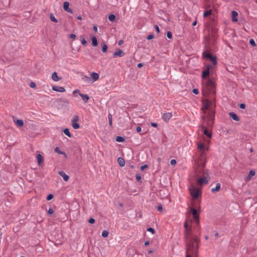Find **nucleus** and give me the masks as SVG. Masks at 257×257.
I'll list each match as a JSON object with an SVG mask.
<instances>
[{
  "label": "nucleus",
  "instance_id": "obj_1",
  "mask_svg": "<svg viewBox=\"0 0 257 257\" xmlns=\"http://www.w3.org/2000/svg\"><path fill=\"white\" fill-rule=\"evenodd\" d=\"M184 240L185 243L186 257H190V254L196 255L198 253V248L200 239L197 234H192V227L184 230Z\"/></svg>",
  "mask_w": 257,
  "mask_h": 257
},
{
  "label": "nucleus",
  "instance_id": "obj_2",
  "mask_svg": "<svg viewBox=\"0 0 257 257\" xmlns=\"http://www.w3.org/2000/svg\"><path fill=\"white\" fill-rule=\"evenodd\" d=\"M209 19L210 22L206 24L208 33L204 36V43L206 45L214 46L217 38L218 29L215 27L216 25L215 18L211 16Z\"/></svg>",
  "mask_w": 257,
  "mask_h": 257
},
{
  "label": "nucleus",
  "instance_id": "obj_3",
  "mask_svg": "<svg viewBox=\"0 0 257 257\" xmlns=\"http://www.w3.org/2000/svg\"><path fill=\"white\" fill-rule=\"evenodd\" d=\"M197 167L195 171V176L199 177L200 175H203V177L197 179V183L199 185L206 184L208 183L210 177L209 176V171L205 170V162L201 159L197 163Z\"/></svg>",
  "mask_w": 257,
  "mask_h": 257
},
{
  "label": "nucleus",
  "instance_id": "obj_4",
  "mask_svg": "<svg viewBox=\"0 0 257 257\" xmlns=\"http://www.w3.org/2000/svg\"><path fill=\"white\" fill-rule=\"evenodd\" d=\"M203 106L202 110L204 113H206V110H208V121H212V123H214L213 120L215 117V103L213 100H210L209 99H205L203 100Z\"/></svg>",
  "mask_w": 257,
  "mask_h": 257
},
{
  "label": "nucleus",
  "instance_id": "obj_5",
  "mask_svg": "<svg viewBox=\"0 0 257 257\" xmlns=\"http://www.w3.org/2000/svg\"><path fill=\"white\" fill-rule=\"evenodd\" d=\"M215 83L213 80L208 78L203 82L202 94L204 96L213 93L215 94Z\"/></svg>",
  "mask_w": 257,
  "mask_h": 257
},
{
  "label": "nucleus",
  "instance_id": "obj_6",
  "mask_svg": "<svg viewBox=\"0 0 257 257\" xmlns=\"http://www.w3.org/2000/svg\"><path fill=\"white\" fill-rule=\"evenodd\" d=\"M202 57L205 59H209L214 65L217 64L216 57L215 56H213L210 52L207 51H205L203 52Z\"/></svg>",
  "mask_w": 257,
  "mask_h": 257
},
{
  "label": "nucleus",
  "instance_id": "obj_7",
  "mask_svg": "<svg viewBox=\"0 0 257 257\" xmlns=\"http://www.w3.org/2000/svg\"><path fill=\"white\" fill-rule=\"evenodd\" d=\"M189 191L193 199H197L201 193L200 190L194 187L189 188Z\"/></svg>",
  "mask_w": 257,
  "mask_h": 257
},
{
  "label": "nucleus",
  "instance_id": "obj_8",
  "mask_svg": "<svg viewBox=\"0 0 257 257\" xmlns=\"http://www.w3.org/2000/svg\"><path fill=\"white\" fill-rule=\"evenodd\" d=\"M79 120V117L77 115H75L73 117L71 120V125L74 129H78L80 128V125L78 123Z\"/></svg>",
  "mask_w": 257,
  "mask_h": 257
},
{
  "label": "nucleus",
  "instance_id": "obj_9",
  "mask_svg": "<svg viewBox=\"0 0 257 257\" xmlns=\"http://www.w3.org/2000/svg\"><path fill=\"white\" fill-rule=\"evenodd\" d=\"M190 212L192 214L193 219L195 220V221L197 222L198 223V219H199V214L197 210L193 207H190Z\"/></svg>",
  "mask_w": 257,
  "mask_h": 257
},
{
  "label": "nucleus",
  "instance_id": "obj_10",
  "mask_svg": "<svg viewBox=\"0 0 257 257\" xmlns=\"http://www.w3.org/2000/svg\"><path fill=\"white\" fill-rule=\"evenodd\" d=\"M212 68V66L210 65H208L206 66V68L205 69H204L202 73V78L204 79L208 77L209 75L210 74V69Z\"/></svg>",
  "mask_w": 257,
  "mask_h": 257
},
{
  "label": "nucleus",
  "instance_id": "obj_11",
  "mask_svg": "<svg viewBox=\"0 0 257 257\" xmlns=\"http://www.w3.org/2000/svg\"><path fill=\"white\" fill-rule=\"evenodd\" d=\"M193 223H194L193 229H194V231L196 232V233L200 234L201 233V230H200L199 219H198V223H197V222L195 221V220H194Z\"/></svg>",
  "mask_w": 257,
  "mask_h": 257
},
{
  "label": "nucleus",
  "instance_id": "obj_12",
  "mask_svg": "<svg viewBox=\"0 0 257 257\" xmlns=\"http://www.w3.org/2000/svg\"><path fill=\"white\" fill-rule=\"evenodd\" d=\"M172 115L171 112L165 113L162 116L163 120L165 122H168Z\"/></svg>",
  "mask_w": 257,
  "mask_h": 257
},
{
  "label": "nucleus",
  "instance_id": "obj_13",
  "mask_svg": "<svg viewBox=\"0 0 257 257\" xmlns=\"http://www.w3.org/2000/svg\"><path fill=\"white\" fill-rule=\"evenodd\" d=\"M63 9L65 11L68 13L71 14L73 13V11L70 8H69V3L68 2H65L64 3Z\"/></svg>",
  "mask_w": 257,
  "mask_h": 257
},
{
  "label": "nucleus",
  "instance_id": "obj_14",
  "mask_svg": "<svg viewBox=\"0 0 257 257\" xmlns=\"http://www.w3.org/2000/svg\"><path fill=\"white\" fill-rule=\"evenodd\" d=\"M124 52L122 50L118 49L117 51L113 53V56L114 57H116L117 56L122 57L124 56Z\"/></svg>",
  "mask_w": 257,
  "mask_h": 257
},
{
  "label": "nucleus",
  "instance_id": "obj_15",
  "mask_svg": "<svg viewBox=\"0 0 257 257\" xmlns=\"http://www.w3.org/2000/svg\"><path fill=\"white\" fill-rule=\"evenodd\" d=\"M201 128L203 131V134L206 136L208 138H211L212 137V134L211 133L209 132V131L205 127L204 125L201 126Z\"/></svg>",
  "mask_w": 257,
  "mask_h": 257
},
{
  "label": "nucleus",
  "instance_id": "obj_16",
  "mask_svg": "<svg viewBox=\"0 0 257 257\" xmlns=\"http://www.w3.org/2000/svg\"><path fill=\"white\" fill-rule=\"evenodd\" d=\"M52 89L54 91L60 92H63L65 91V89L63 87L59 86H53L52 87Z\"/></svg>",
  "mask_w": 257,
  "mask_h": 257
},
{
  "label": "nucleus",
  "instance_id": "obj_17",
  "mask_svg": "<svg viewBox=\"0 0 257 257\" xmlns=\"http://www.w3.org/2000/svg\"><path fill=\"white\" fill-rule=\"evenodd\" d=\"M228 115L234 120L238 121L240 120L239 117L237 115V114L233 112H229Z\"/></svg>",
  "mask_w": 257,
  "mask_h": 257
},
{
  "label": "nucleus",
  "instance_id": "obj_18",
  "mask_svg": "<svg viewBox=\"0 0 257 257\" xmlns=\"http://www.w3.org/2000/svg\"><path fill=\"white\" fill-rule=\"evenodd\" d=\"M58 174L63 177V179L65 181H67L69 180V177L67 175L64 171H61L58 172Z\"/></svg>",
  "mask_w": 257,
  "mask_h": 257
},
{
  "label": "nucleus",
  "instance_id": "obj_19",
  "mask_svg": "<svg viewBox=\"0 0 257 257\" xmlns=\"http://www.w3.org/2000/svg\"><path fill=\"white\" fill-rule=\"evenodd\" d=\"M231 19H232V22H236L238 21L237 19V17L238 16V13L235 11H232L231 12Z\"/></svg>",
  "mask_w": 257,
  "mask_h": 257
},
{
  "label": "nucleus",
  "instance_id": "obj_20",
  "mask_svg": "<svg viewBox=\"0 0 257 257\" xmlns=\"http://www.w3.org/2000/svg\"><path fill=\"white\" fill-rule=\"evenodd\" d=\"M14 121L18 127H22L24 125V121L22 119H18L14 117Z\"/></svg>",
  "mask_w": 257,
  "mask_h": 257
},
{
  "label": "nucleus",
  "instance_id": "obj_21",
  "mask_svg": "<svg viewBox=\"0 0 257 257\" xmlns=\"http://www.w3.org/2000/svg\"><path fill=\"white\" fill-rule=\"evenodd\" d=\"M52 79H53V81H59L60 80H61V77H59L58 75H57V73L56 72H54L52 73Z\"/></svg>",
  "mask_w": 257,
  "mask_h": 257
},
{
  "label": "nucleus",
  "instance_id": "obj_22",
  "mask_svg": "<svg viewBox=\"0 0 257 257\" xmlns=\"http://www.w3.org/2000/svg\"><path fill=\"white\" fill-rule=\"evenodd\" d=\"M79 96L81 97L83 100L86 103L90 99V97L87 94L79 93Z\"/></svg>",
  "mask_w": 257,
  "mask_h": 257
},
{
  "label": "nucleus",
  "instance_id": "obj_23",
  "mask_svg": "<svg viewBox=\"0 0 257 257\" xmlns=\"http://www.w3.org/2000/svg\"><path fill=\"white\" fill-rule=\"evenodd\" d=\"M117 162L120 167H123L125 165V161L123 158L119 157L117 159Z\"/></svg>",
  "mask_w": 257,
  "mask_h": 257
},
{
  "label": "nucleus",
  "instance_id": "obj_24",
  "mask_svg": "<svg viewBox=\"0 0 257 257\" xmlns=\"http://www.w3.org/2000/svg\"><path fill=\"white\" fill-rule=\"evenodd\" d=\"M91 76L92 78L93 81H95L98 79L99 75L97 73L93 72L91 73Z\"/></svg>",
  "mask_w": 257,
  "mask_h": 257
},
{
  "label": "nucleus",
  "instance_id": "obj_25",
  "mask_svg": "<svg viewBox=\"0 0 257 257\" xmlns=\"http://www.w3.org/2000/svg\"><path fill=\"white\" fill-rule=\"evenodd\" d=\"M221 185L219 183H217L216 185V187L215 188H212L211 189V192L212 193H214L215 192H218L220 189Z\"/></svg>",
  "mask_w": 257,
  "mask_h": 257
},
{
  "label": "nucleus",
  "instance_id": "obj_26",
  "mask_svg": "<svg viewBox=\"0 0 257 257\" xmlns=\"http://www.w3.org/2000/svg\"><path fill=\"white\" fill-rule=\"evenodd\" d=\"M37 159L39 165H40L43 162V157L40 154L37 155Z\"/></svg>",
  "mask_w": 257,
  "mask_h": 257
},
{
  "label": "nucleus",
  "instance_id": "obj_27",
  "mask_svg": "<svg viewBox=\"0 0 257 257\" xmlns=\"http://www.w3.org/2000/svg\"><path fill=\"white\" fill-rule=\"evenodd\" d=\"M92 45L93 46H96L98 45L97 40L96 37L93 36L91 38Z\"/></svg>",
  "mask_w": 257,
  "mask_h": 257
},
{
  "label": "nucleus",
  "instance_id": "obj_28",
  "mask_svg": "<svg viewBox=\"0 0 257 257\" xmlns=\"http://www.w3.org/2000/svg\"><path fill=\"white\" fill-rule=\"evenodd\" d=\"M82 79L87 83H89L91 81V78L87 76H83L82 77Z\"/></svg>",
  "mask_w": 257,
  "mask_h": 257
},
{
  "label": "nucleus",
  "instance_id": "obj_29",
  "mask_svg": "<svg viewBox=\"0 0 257 257\" xmlns=\"http://www.w3.org/2000/svg\"><path fill=\"white\" fill-rule=\"evenodd\" d=\"M54 151L56 152V153H57L58 154H61V155H64L66 157L67 156L66 153L65 152H63L61 151H60V149L59 147H56L54 149Z\"/></svg>",
  "mask_w": 257,
  "mask_h": 257
},
{
  "label": "nucleus",
  "instance_id": "obj_30",
  "mask_svg": "<svg viewBox=\"0 0 257 257\" xmlns=\"http://www.w3.org/2000/svg\"><path fill=\"white\" fill-rule=\"evenodd\" d=\"M255 174V171L251 170L249 172V173L248 174L247 178V179H250L253 176H254Z\"/></svg>",
  "mask_w": 257,
  "mask_h": 257
},
{
  "label": "nucleus",
  "instance_id": "obj_31",
  "mask_svg": "<svg viewBox=\"0 0 257 257\" xmlns=\"http://www.w3.org/2000/svg\"><path fill=\"white\" fill-rule=\"evenodd\" d=\"M108 19L110 22H114L116 19V16L113 14H110L108 16Z\"/></svg>",
  "mask_w": 257,
  "mask_h": 257
},
{
  "label": "nucleus",
  "instance_id": "obj_32",
  "mask_svg": "<svg viewBox=\"0 0 257 257\" xmlns=\"http://www.w3.org/2000/svg\"><path fill=\"white\" fill-rule=\"evenodd\" d=\"M63 133L67 136L68 137H71V134L69 131V130L68 128H66L63 130Z\"/></svg>",
  "mask_w": 257,
  "mask_h": 257
},
{
  "label": "nucleus",
  "instance_id": "obj_33",
  "mask_svg": "<svg viewBox=\"0 0 257 257\" xmlns=\"http://www.w3.org/2000/svg\"><path fill=\"white\" fill-rule=\"evenodd\" d=\"M211 14H212V10H207L204 12L203 17H206L208 16L211 15Z\"/></svg>",
  "mask_w": 257,
  "mask_h": 257
},
{
  "label": "nucleus",
  "instance_id": "obj_34",
  "mask_svg": "<svg viewBox=\"0 0 257 257\" xmlns=\"http://www.w3.org/2000/svg\"><path fill=\"white\" fill-rule=\"evenodd\" d=\"M116 141L118 142H124L125 141V139L121 136H117L115 139Z\"/></svg>",
  "mask_w": 257,
  "mask_h": 257
},
{
  "label": "nucleus",
  "instance_id": "obj_35",
  "mask_svg": "<svg viewBox=\"0 0 257 257\" xmlns=\"http://www.w3.org/2000/svg\"><path fill=\"white\" fill-rule=\"evenodd\" d=\"M107 49H108L107 46L105 44L103 43L102 44V49H101L103 53H105V52H106Z\"/></svg>",
  "mask_w": 257,
  "mask_h": 257
},
{
  "label": "nucleus",
  "instance_id": "obj_36",
  "mask_svg": "<svg viewBox=\"0 0 257 257\" xmlns=\"http://www.w3.org/2000/svg\"><path fill=\"white\" fill-rule=\"evenodd\" d=\"M50 19L51 21L54 23H57L58 22L57 20L55 18L53 14L52 13L50 15Z\"/></svg>",
  "mask_w": 257,
  "mask_h": 257
},
{
  "label": "nucleus",
  "instance_id": "obj_37",
  "mask_svg": "<svg viewBox=\"0 0 257 257\" xmlns=\"http://www.w3.org/2000/svg\"><path fill=\"white\" fill-rule=\"evenodd\" d=\"M108 231L106 230H104L102 232V236L103 237H107L108 236Z\"/></svg>",
  "mask_w": 257,
  "mask_h": 257
},
{
  "label": "nucleus",
  "instance_id": "obj_38",
  "mask_svg": "<svg viewBox=\"0 0 257 257\" xmlns=\"http://www.w3.org/2000/svg\"><path fill=\"white\" fill-rule=\"evenodd\" d=\"M81 44L83 45H86V43H87V41L86 40L85 37L84 36H81Z\"/></svg>",
  "mask_w": 257,
  "mask_h": 257
},
{
  "label": "nucleus",
  "instance_id": "obj_39",
  "mask_svg": "<svg viewBox=\"0 0 257 257\" xmlns=\"http://www.w3.org/2000/svg\"><path fill=\"white\" fill-rule=\"evenodd\" d=\"M205 148V146L203 143H201L198 146V149L200 150L203 151Z\"/></svg>",
  "mask_w": 257,
  "mask_h": 257
},
{
  "label": "nucleus",
  "instance_id": "obj_40",
  "mask_svg": "<svg viewBox=\"0 0 257 257\" xmlns=\"http://www.w3.org/2000/svg\"><path fill=\"white\" fill-rule=\"evenodd\" d=\"M142 177L140 174H138L136 175V180L139 182H141Z\"/></svg>",
  "mask_w": 257,
  "mask_h": 257
},
{
  "label": "nucleus",
  "instance_id": "obj_41",
  "mask_svg": "<svg viewBox=\"0 0 257 257\" xmlns=\"http://www.w3.org/2000/svg\"><path fill=\"white\" fill-rule=\"evenodd\" d=\"M249 44L252 46H255L256 45L255 42L253 39H250L249 40Z\"/></svg>",
  "mask_w": 257,
  "mask_h": 257
},
{
  "label": "nucleus",
  "instance_id": "obj_42",
  "mask_svg": "<svg viewBox=\"0 0 257 257\" xmlns=\"http://www.w3.org/2000/svg\"><path fill=\"white\" fill-rule=\"evenodd\" d=\"M54 197V195L52 194H49L47 197V200L48 201H49V200H51V199H52Z\"/></svg>",
  "mask_w": 257,
  "mask_h": 257
},
{
  "label": "nucleus",
  "instance_id": "obj_43",
  "mask_svg": "<svg viewBox=\"0 0 257 257\" xmlns=\"http://www.w3.org/2000/svg\"><path fill=\"white\" fill-rule=\"evenodd\" d=\"M108 117V120H109V124L110 125H111V124H112V115L110 114H109Z\"/></svg>",
  "mask_w": 257,
  "mask_h": 257
},
{
  "label": "nucleus",
  "instance_id": "obj_44",
  "mask_svg": "<svg viewBox=\"0 0 257 257\" xmlns=\"http://www.w3.org/2000/svg\"><path fill=\"white\" fill-rule=\"evenodd\" d=\"M167 37H168V38L169 39H172V34L171 32L170 31H168L167 32Z\"/></svg>",
  "mask_w": 257,
  "mask_h": 257
},
{
  "label": "nucleus",
  "instance_id": "obj_45",
  "mask_svg": "<svg viewBox=\"0 0 257 257\" xmlns=\"http://www.w3.org/2000/svg\"><path fill=\"white\" fill-rule=\"evenodd\" d=\"M149 167V166L147 164H145L143 166H142L140 168V170L141 171L144 170L145 169L148 168Z\"/></svg>",
  "mask_w": 257,
  "mask_h": 257
},
{
  "label": "nucleus",
  "instance_id": "obj_46",
  "mask_svg": "<svg viewBox=\"0 0 257 257\" xmlns=\"http://www.w3.org/2000/svg\"><path fill=\"white\" fill-rule=\"evenodd\" d=\"M147 231L152 232L153 234L155 233V229L152 227H149L147 229Z\"/></svg>",
  "mask_w": 257,
  "mask_h": 257
},
{
  "label": "nucleus",
  "instance_id": "obj_47",
  "mask_svg": "<svg viewBox=\"0 0 257 257\" xmlns=\"http://www.w3.org/2000/svg\"><path fill=\"white\" fill-rule=\"evenodd\" d=\"M154 38V36L153 34L149 35L147 36V39L148 40H151Z\"/></svg>",
  "mask_w": 257,
  "mask_h": 257
},
{
  "label": "nucleus",
  "instance_id": "obj_48",
  "mask_svg": "<svg viewBox=\"0 0 257 257\" xmlns=\"http://www.w3.org/2000/svg\"><path fill=\"white\" fill-rule=\"evenodd\" d=\"M88 222L90 224H93V223H94L95 220L94 218H90L89 219V220H88Z\"/></svg>",
  "mask_w": 257,
  "mask_h": 257
},
{
  "label": "nucleus",
  "instance_id": "obj_49",
  "mask_svg": "<svg viewBox=\"0 0 257 257\" xmlns=\"http://www.w3.org/2000/svg\"><path fill=\"white\" fill-rule=\"evenodd\" d=\"M184 229H189L188 222L187 221H185L184 223Z\"/></svg>",
  "mask_w": 257,
  "mask_h": 257
},
{
  "label": "nucleus",
  "instance_id": "obj_50",
  "mask_svg": "<svg viewBox=\"0 0 257 257\" xmlns=\"http://www.w3.org/2000/svg\"><path fill=\"white\" fill-rule=\"evenodd\" d=\"M54 213V210L51 208H50L48 210V213L50 215H51L53 213Z\"/></svg>",
  "mask_w": 257,
  "mask_h": 257
},
{
  "label": "nucleus",
  "instance_id": "obj_51",
  "mask_svg": "<svg viewBox=\"0 0 257 257\" xmlns=\"http://www.w3.org/2000/svg\"><path fill=\"white\" fill-rule=\"evenodd\" d=\"M177 162L175 159H172L170 161V164L171 165H175L176 164Z\"/></svg>",
  "mask_w": 257,
  "mask_h": 257
},
{
  "label": "nucleus",
  "instance_id": "obj_52",
  "mask_svg": "<svg viewBox=\"0 0 257 257\" xmlns=\"http://www.w3.org/2000/svg\"><path fill=\"white\" fill-rule=\"evenodd\" d=\"M192 92L195 94H198L199 93V91L196 88H194L192 90Z\"/></svg>",
  "mask_w": 257,
  "mask_h": 257
},
{
  "label": "nucleus",
  "instance_id": "obj_53",
  "mask_svg": "<svg viewBox=\"0 0 257 257\" xmlns=\"http://www.w3.org/2000/svg\"><path fill=\"white\" fill-rule=\"evenodd\" d=\"M163 209L162 206L161 205H159L157 207V210L159 211H161Z\"/></svg>",
  "mask_w": 257,
  "mask_h": 257
},
{
  "label": "nucleus",
  "instance_id": "obj_54",
  "mask_svg": "<svg viewBox=\"0 0 257 257\" xmlns=\"http://www.w3.org/2000/svg\"><path fill=\"white\" fill-rule=\"evenodd\" d=\"M239 107L241 109H244L245 108V104L244 103H240L239 104Z\"/></svg>",
  "mask_w": 257,
  "mask_h": 257
},
{
  "label": "nucleus",
  "instance_id": "obj_55",
  "mask_svg": "<svg viewBox=\"0 0 257 257\" xmlns=\"http://www.w3.org/2000/svg\"><path fill=\"white\" fill-rule=\"evenodd\" d=\"M36 84L34 82H31L30 84V86L32 88H35L36 87Z\"/></svg>",
  "mask_w": 257,
  "mask_h": 257
},
{
  "label": "nucleus",
  "instance_id": "obj_56",
  "mask_svg": "<svg viewBox=\"0 0 257 257\" xmlns=\"http://www.w3.org/2000/svg\"><path fill=\"white\" fill-rule=\"evenodd\" d=\"M155 28L156 31L158 33H159L160 32V29H159V27H158V26L155 25Z\"/></svg>",
  "mask_w": 257,
  "mask_h": 257
},
{
  "label": "nucleus",
  "instance_id": "obj_57",
  "mask_svg": "<svg viewBox=\"0 0 257 257\" xmlns=\"http://www.w3.org/2000/svg\"><path fill=\"white\" fill-rule=\"evenodd\" d=\"M73 93L74 95H75L76 93H78L79 95V93H81L80 92V91L79 90L76 89V90H74Z\"/></svg>",
  "mask_w": 257,
  "mask_h": 257
},
{
  "label": "nucleus",
  "instance_id": "obj_58",
  "mask_svg": "<svg viewBox=\"0 0 257 257\" xmlns=\"http://www.w3.org/2000/svg\"><path fill=\"white\" fill-rule=\"evenodd\" d=\"M70 37L73 39H74L76 38V36L75 34H71L70 35Z\"/></svg>",
  "mask_w": 257,
  "mask_h": 257
},
{
  "label": "nucleus",
  "instance_id": "obj_59",
  "mask_svg": "<svg viewBox=\"0 0 257 257\" xmlns=\"http://www.w3.org/2000/svg\"><path fill=\"white\" fill-rule=\"evenodd\" d=\"M142 130L141 127L140 126H138L136 128V131L137 132H140Z\"/></svg>",
  "mask_w": 257,
  "mask_h": 257
},
{
  "label": "nucleus",
  "instance_id": "obj_60",
  "mask_svg": "<svg viewBox=\"0 0 257 257\" xmlns=\"http://www.w3.org/2000/svg\"><path fill=\"white\" fill-rule=\"evenodd\" d=\"M143 66H144V64L142 63H140L138 64V65H137V67L138 68H141Z\"/></svg>",
  "mask_w": 257,
  "mask_h": 257
},
{
  "label": "nucleus",
  "instance_id": "obj_61",
  "mask_svg": "<svg viewBox=\"0 0 257 257\" xmlns=\"http://www.w3.org/2000/svg\"><path fill=\"white\" fill-rule=\"evenodd\" d=\"M93 30L96 32L97 31V27L96 25H94L93 27Z\"/></svg>",
  "mask_w": 257,
  "mask_h": 257
},
{
  "label": "nucleus",
  "instance_id": "obj_62",
  "mask_svg": "<svg viewBox=\"0 0 257 257\" xmlns=\"http://www.w3.org/2000/svg\"><path fill=\"white\" fill-rule=\"evenodd\" d=\"M63 102L64 103V104H65L66 105H68L69 104V102L67 100H65L64 101H63Z\"/></svg>",
  "mask_w": 257,
  "mask_h": 257
},
{
  "label": "nucleus",
  "instance_id": "obj_63",
  "mask_svg": "<svg viewBox=\"0 0 257 257\" xmlns=\"http://www.w3.org/2000/svg\"><path fill=\"white\" fill-rule=\"evenodd\" d=\"M151 125L152 126H154V127H157L158 126V124L157 123H155V122H152L151 123Z\"/></svg>",
  "mask_w": 257,
  "mask_h": 257
},
{
  "label": "nucleus",
  "instance_id": "obj_64",
  "mask_svg": "<svg viewBox=\"0 0 257 257\" xmlns=\"http://www.w3.org/2000/svg\"><path fill=\"white\" fill-rule=\"evenodd\" d=\"M123 43V41L122 40H120L118 41V45L120 46L122 43Z\"/></svg>",
  "mask_w": 257,
  "mask_h": 257
}]
</instances>
